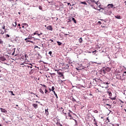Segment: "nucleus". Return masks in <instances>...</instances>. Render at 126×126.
I'll return each mask as SVG.
<instances>
[{
    "label": "nucleus",
    "instance_id": "obj_1",
    "mask_svg": "<svg viewBox=\"0 0 126 126\" xmlns=\"http://www.w3.org/2000/svg\"><path fill=\"white\" fill-rule=\"evenodd\" d=\"M68 119L69 120H72V112L70 111V110H68V112L67 113Z\"/></svg>",
    "mask_w": 126,
    "mask_h": 126
},
{
    "label": "nucleus",
    "instance_id": "obj_2",
    "mask_svg": "<svg viewBox=\"0 0 126 126\" xmlns=\"http://www.w3.org/2000/svg\"><path fill=\"white\" fill-rule=\"evenodd\" d=\"M58 74L59 75V77H63V78H64V76H63V72L58 71Z\"/></svg>",
    "mask_w": 126,
    "mask_h": 126
},
{
    "label": "nucleus",
    "instance_id": "obj_3",
    "mask_svg": "<svg viewBox=\"0 0 126 126\" xmlns=\"http://www.w3.org/2000/svg\"><path fill=\"white\" fill-rule=\"evenodd\" d=\"M46 29L49 31H53V27L52 26H48L47 27Z\"/></svg>",
    "mask_w": 126,
    "mask_h": 126
},
{
    "label": "nucleus",
    "instance_id": "obj_4",
    "mask_svg": "<svg viewBox=\"0 0 126 126\" xmlns=\"http://www.w3.org/2000/svg\"><path fill=\"white\" fill-rule=\"evenodd\" d=\"M25 41H26V42H29V43H32V44H34V42L29 40V38H27L26 39H25Z\"/></svg>",
    "mask_w": 126,
    "mask_h": 126
},
{
    "label": "nucleus",
    "instance_id": "obj_5",
    "mask_svg": "<svg viewBox=\"0 0 126 126\" xmlns=\"http://www.w3.org/2000/svg\"><path fill=\"white\" fill-rule=\"evenodd\" d=\"M108 8H113L114 7V4L111 3V4H108L107 5Z\"/></svg>",
    "mask_w": 126,
    "mask_h": 126
},
{
    "label": "nucleus",
    "instance_id": "obj_6",
    "mask_svg": "<svg viewBox=\"0 0 126 126\" xmlns=\"http://www.w3.org/2000/svg\"><path fill=\"white\" fill-rule=\"evenodd\" d=\"M0 61L4 62V61H6V59H5L4 57H0Z\"/></svg>",
    "mask_w": 126,
    "mask_h": 126
},
{
    "label": "nucleus",
    "instance_id": "obj_7",
    "mask_svg": "<svg viewBox=\"0 0 126 126\" xmlns=\"http://www.w3.org/2000/svg\"><path fill=\"white\" fill-rule=\"evenodd\" d=\"M0 110L2 113H7V111L4 108H0Z\"/></svg>",
    "mask_w": 126,
    "mask_h": 126
},
{
    "label": "nucleus",
    "instance_id": "obj_8",
    "mask_svg": "<svg viewBox=\"0 0 126 126\" xmlns=\"http://www.w3.org/2000/svg\"><path fill=\"white\" fill-rule=\"evenodd\" d=\"M94 80L95 82H100V81H102V80L96 78L94 79Z\"/></svg>",
    "mask_w": 126,
    "mask_h": 126
},
{
    "label": "nucleus",
    "instance_id": "obj_9",
    "mask_svg": "<svg viewBox=\"0 0 126 126\" xmlns=\"http://www.w3.org/2000/svg\"><path fill=\"white\" fill-rule=\"evenodd\" d=\"M107 94H108L109 96H110V97H112V92H111V91H108L107 92Z\"/></svg>",
    "mask_w": 126,
    "mask_h": 126
},
{
    "label": "nucleus",
    "instance_id": "obj_10",
    "mask_svg": "<svg viewBox=\"0 0 126 126\" xmlns=\"http://www.w3.org/2000/svg\"><path fill=\"white\" fill-rule=\"evenodd\" d=\"M105 106H108V107H106V109H111L112 108V106L109 104L106 103L105 104Z\"/></svg>",
    "mask_w": 126,
    "mask_h": 126
},
{
    "label": "nucleus",
    "instance_id": "obj_11",
    "mask_svg": "<svg viewBox=\"0 0 126 126\" xmlns=\"http://www.w3.org/2000/svg\"><path fill=\"white\" fill-rule=\"evenodd\" d=\"M103 70H104V71H105V70L106 71H107L108 72L109 71H110V68H109L108 67H105V68H104Z\"/></svg>",
    "mask_w": 126,
    "mask_h": 126
},
{
    "label": "nucleus",
    "instance_id": "obj_12",
    "mask_svg": "<svg viewBox=\"0 0 126 126\" xmlns=\"http://www.w3.org/2000/svg\"><path fill=\"white\" fill-rule=\"evenodd\" d=\"M32 106L34 109H37V108H38V104H32Z\"/></svg>",
    "mask_w": 126,
    "mask_h": 126
},
{
    "label": "nucleus",
    "instance_id": "obj_13",
    "mask_svg": "<svg viewBox=\"0 0 126 126\" xmlns=\"http://www.w3.org/2000/svg\"><path fill=\"white\" fill-rule=\"evenodd\" d=\"M115 18H117V19H122V17H121L120 15H117L115 16Z\"/></svg>",
    "mask_w": 126,
    "mask_h": 126
},
{
    "label": "nucleus",
    "instance_id": "obj_14",
    "mask_svg": "<svg viewBox=\"0 0 126 126\" xmlns=\"http://www.w3.org/2000/svg\"><path fill=\"white\" fill-rule=\"evenodd\" d=\"M30 65H28L27 66V67H29V68H32V66H33V65H32V64L30 63Z\"/></svg>",
    "mask_w": 126,
    "mask_h": 126
},
{
    "label": "nucleus",
    "instance_id": "obj_15",
    "mask_svg": "<svg viewBox=\"0 0 126 126\" xmlns=\"http://www.w3.org/2000/svg\"><path fill=\"white\" fill-rule=\"evenodd\" d=\"M48 109H45V114L47 116H48V115H49V111L48 110Z\"/></svg>",
    "mask_w": 126,
    "mask_h": 126
},
{
    "label": "nucleus",
    "instance_id": "obj_16",
    "mask_svg": "<svg viewBox=\"0 0 126 126\" xmlns=\"http://www.w3.org/2000/svg\"><path fill=\"white\" fill-rule=\"evenodd\" d=\"M39 92L41 93V94H44V92L42 90V89H39Z\"/></svg>",
    "mask_w": 126,
    "mask_h": 126
},
{
    "label": "nucleus",
    "instance_id": "obj_17",
    "mask_svg": "<svg viewBox=\"0 0 126 126\" xmlns=\"http://www.w3.org/2000/svg\"><path fill=\"white\" fill-rule=\"evenodd\" d=\"M34 72V70L31 69V71H30V74H32Z\"/></svg>",
    "mask_w": 126,
    "mask_h": 126
},
{
    "label": "nucleus",
    "instance_id": "obj_18",
    "mask_svg": "<svg viewBox=\"0 0 126 126\" xmlns=\"http://www.w3.org/2000/svg\"><path fill=\"white\" fill-rule=\"evenodd\" d=\"M12 25L14 27H16V25H17V23L16 22H15L14 24H13Z\"/></svg>",
    "mask_w": 126,
    "mask_h": 126
},
{
    "label": "nucleus",
    "instance_id": "obj_19",
    "mask_svg": "<svg viewBox=\"0 0 126 126\" xmlns=\"http://www.w3.org/2000/svg\"><path fill=\"white\" fill-rule=\"evenodd\" d=\"M0 44L1 45H3V41H2V40H1V39H0Z\"/></svg>",
    "mask_w": 126,
    "mask_h": 126
},
{
    "label": "nucleus",
    "instance_id": "obj_20",
    "mask_svg": "<svg viewBox=\"0 0 126 126\" xmlns=\"http://www.w3.org/2000/svg\"><path fill=\"white\" fill-rule=\"evenodd\" d=\"M79 43H82V38L80 37L79 39Z\"/></svg>",
    "mask_w": 126,
    "mask_h": 126
},
{
    "label": "nucleus",
    "instance_id": "obj_21",
    "mask_svg": "<svg viewBox=\"0 0 126 126\" xmlns=\"http://www.w3.org/2000/svg\"><path fill=\"white\" fill-rule=\"evenodd\" d=\"M81 3H82V4H85L86 5H87V3H86L85 1L81 2Z\"/></svg>",
    "mask_w": 126,
    "mask_h": 126
},
{
    "label": "nucleus",
    "instance_id": "obj_22",
    "mask_svg": "<svg viewBox=\"0 0 126 126\" xmlns=\"http://www.w3.org/2000/svg\"><path fill=\"white\" fill-rule=\"evenodd\" d=\"M37 32H38V31H36L35 32H34L33 34H32V35L34 36V35H37Z\"/></svg>",
    "mask_w": 126,
    "mask_h": 126
},
{
    "label": "nucleus",
    "instance_id": "obj_23",
    "mask_svg": "<svg viewBox=\"0 0 126 126\" xmlns=\"http://www.w3.org/2000/svg\"><path fill=\"white\" fill-rule=\"evenodd\" d=\"M37 36H41V35H43V33L40 32V33H37Z\"/></svg>",
    "mask_w": 126,
    "mask_h": 126
},
{
    "label": "nucleus",
    "instance_id": "obj_24",
    "mask_svg": "<svg viewBox=\"0 0 126 126\" xmlns=\"http://www.w3.org/2000/svg\"><path fill=\"white\" fill-rule=\"evenodd\" d=\"M57 44H58L59 46H61V45H62V42L60 41H57Z\"/></svg>",
    "mask_w": 126,
    "mask_h": 126
},
{
    "label": "nucleus",
    "instance_id": "obj_25",
    "mask_svg": "<svg viewBox=\"0 0 126 126\" xmlns=\"http://www.w3.org/2000/svg\"><path fill=\"white\" fill-rule=\"evenodd\" d=\"M72 101L73 102H76V100L75 99H74V97H72V99H71Z\"/></svg>",
    "mask_w": 126,
    "mask_h": 126
},
{
    "label": "nucleus",
    "instance_id": "obj_26",
    "mask_svg": "<svg viewBox=\"0 0 126 126\" xmlns=\"http://www.w3.org/2000/svg\"><path fill=\"white\" fill-rule=\"evenodd\" d=\"M72 20L74 21V23H76V20L74 18H72Z\"/></svg>",
    "mask_w": 126,
    "mask_h": 126
},
{
    "label": "nucleus",
    "instance_id": "obj_27",
    "mask_svg": "<svg viewBox=\"0 0 126 126\" xmlns=\"http://www.w3.org/2000/svg\"><path fill=\"white\" fill-rule=\"evenodd\" d=\"M94 113H95V114H98V111L97 110H95L94 111Z\"/></svg>",
    "mask_w": 126,
    "mask_h": 126
},
{
    "label": "nucleus",
    "instance_id": "obj_28",
    "mask_svg": "<svg viewBox=\"0 0 126 126\" xmlns=\"http://www.w3.org/2000/svg\"><path fill=\"white\" fill-rule=\"evenodd\" d=\"M93 2H94V3H95V4L98 5V1H96L95 0H94Z\"/></svg>",
    "mask_w": 126,
    "mask_h": 126
},
{
    "label": "nucleus",
    "instance_id": "obj_29",
    "mask_svg": "<svg viewBox=\"0 0 126 126\" xmlns=\"http://www.w3.org/2000/svg\"><path fill=\"white\" fill-rule=\"evenodd\" d=\"M110 98L111 100H116V97H110Z\"/></svg>",
    "mask_w": 126,
    "mask_h": 126
},
{
    "label": "nucleus",
    "instance_id": "obj_30",
    "mask_svg": "<svg viewBox=\"0 0 126 126\" xmlns=\"http://www.w3.org/2000/svg\"><path fill=\"white\" fill-rule=\"evenodd\" d=\"M10 93H11L12 94V95H13V96H14L15 94H13V92L12 91H9V92Z\"/></svg>",
    "mask_w": 126,
    "mask_h": 126
},
{
    "label": "nucleus",
    "instance_id": "obj_31",
    "mask_svg": "<svg viewBox=\"0 0 126 126\" xmlns=\"http://www.w3.org/2000/svg\"><path fill=\"white\" fill-rule=\"evenodd\" d=\"M40 85L41 86H43V87H44V88H47V86L45 85H43V84H40Z\"/></svg>",
    "mask_w": 126,
    "mask_h": 126
},
{
    "label": "nucleus",
    "instance_id": "obj_32",
    "mask_svg": "<svg viewBox=\"0 0 126 126\" xmlns=\"http://www.w3.org/2000/svg\"><path fill=\"white\" fill-rule=\"evenodd\" d=\"M94 9H97V10H101V9H102V8H101V7H99V8H97L96 9L95 7L94 8Z\"/></svg>",
    "mask_w": 126,
    "mask_h": 126
},
{
    "label": "nucleus",
    "instance_id": "obj_33",
    "mask_svg": "<svg viewBox=\"0 0 126 126\" xmlns=\"http://www.w3.org/2000/svg\"><path fill=\"white\" fill-rule=\"evenodd\" d=\"M39 9H40V10H43V8L42 7V6H39Z\"/></svg>",
    "mask_w": 126,
    "mask_h": 126
},
{
    "label": "nucleus",
    "instance_id": "obj_34",
    "mask_svg": "<svg viewBox=\"0 0 126 126\" xmlns=\"http://www.w3.org/2000/svg\"><path fill=\"white\" fill-rule=\"evenodd\" d=\"M123 76H126V71H125L123 75Z\"/></svg>",
    "mask_w": 126,
    "mask_h": 126
},
{
    "label": "nucleus",
    "instance_id": "obj_35",
    "mask_svg": "<svg viewBox=\"0 0 126 126\" xmlns=\"http://www.w3.org/2000/svg\"><path fill=\"white\" fill-rule=\"evenodd\" d=\"M51 90H52V92H53V91H54V90H55V87H52Z\"/></svg>",
    "mask_w": 126,
    "mask_h": 126
},
{
    "label": "nucleus",
    "instance_id": "obj_36",
    "mask_svg": "<svg viewBox=\"0 0 126 126\" xmlns=\"http://www.w3.org/2000/svg\"><path fill=\"white\" fill-rule=\"evenodd\" d=\"M45 94H46V93H48V90H47V89H45Z\"/></svg>",
    "mask_w": 126,
    "mask_h": 126
},
{
    "label": "nucleus",
    "instance_id": "obj_37",
    "mask_svg": "<svg viewBox=\"0 0 126 126\" xmlns=\"http://www.w3.org/2000/svg\"><path fill=\"white\" fill-rule=\"evenodd\" d=\"M103 84H110V83L108 82H104Z\"/></svg>",
    "mask_w": 126,
    "mask_h": 126
},
{
    "label": "nucleus",
    "instance_id": "obj_38",
    "mask_svg": "<svg viewBox=\"0 0 126 126\" xmlns=\"http://www.w3.org/2000/svg\"><path fill=\"white\" fill-rule=\"evenodd\" d=\"M34 48H35V49H36V48H37L38 49H40V48L38 47V46H35Z\"/></svg>",
    "mask_w": 126,
    "mask_h": 126
},
{
    "label": "nucleus",
    "instance_id": "obj_39",
    "mask_svg": "<svg viewBox=\"0 0 126 126\" xmlns=\"http://www.w3.org/2000/svg\"><path fill=\"white\" fill-rule=\"evenodd\" d=\"M49 54L50 55V56H52V51H49Z\"/></svg>",
    "mask_w": 126,
    "mask_h": 126
},
{
    "label": "nucleus",
    "instance_id": "obj_40",
    "mask_svg": "<svg viewBox=\"0 0 126 126\" xmlns=\"http://www.w3.org/2000/svg\"><path fill=\"white\" fill-rule=\"evenodd\" d=\"M52 92H53L54 95H56L57 93H56V92L55 91H53Z\"/></svg>",
    "mask_w": 126,
    "mask_h": 126
},
{
    "label": "nucleus",
    "instance_id": "obj_41",
    "mask_svg": "<svg viewBox=\"0 0 126 126\" xmlns=\"http://www.w3.org/2000/svg\"><path fill=\"white\" fill-rule=\"evenodd\" d=\"M33 38H34L33 41H36V40H39V39H38V38H35L34 37H33Z\"/></svg>",
    "mask_w": 126,
    "mask_h": 126
},
{
    "label": "nucleus",
    "instance_id": "obj_42",
    "mask_svg": "<svg viewBox=\"0 0 126 126\" xmlns=\"http://www.w3.org/2000/svg\"><path fill=\"white\" fill-rule=\"evenodd\" d=\"M94 125H95V126H97V122H94Z\"/></svg>",
    "mask_w": 126,
    "mask_h": 126
},
{
    "label": "nucleus",
    "instance_id": "obj_43",
    "mask_svg": "<svg viewBox=\"0 0 126 126\" xmlns=\"http://www.w3.org/2000/svg\"><path fill=\"white\" fill-rule=\"evenodd\" d=\"M6 36L7 38H9V37H10L9 35H8V34H6Z\"/></svg>",
    "mask_w": 126,
    "mask_h": 126
},
{
    "label": "nucleus",
    "instance_id": "obj_44",
    "mask_svg": "<svg viewBox=\"0 0 126 126\" xmlns=\"http://www.w3.org/2000/svg\"><path fill=\"white\" fill-rule=\"evenodd\" d=\"M55 96H56L57 99H58L59 98V97H58V94H55Z\"/></svg>",
    "mask_w": 126,
    "mask_h": 126
},
{
    "label": "nucleus",
    "instance_id": "obj_45",
    "mask_svg": "<svg viewBox=\"0 0 126 126\" xmlns=\"http://www.w3.org/2000/svg\"><path fill=\"white\" fill-rule=\"evenodd\" d=\"M107 120L108 121V123H110V120L108 118H107Z\"/></svg>",
    "mask_w": 126,
    "mask_h": 126
},
{
    "label": "nucleus",
    "instance_id": "obj_46",
    "mask_svg": "<svg viewBox=\"0 0 126 126\" xmlns=\"http://www.w3.org/2000/svg\"><path fill=\"white\" fill-rule=\"evenodd\" d=\"M98 24H102V23L100 21L98 22Z\"/></svg>",
    "mask_w": 126,
    "mask_h": 126
},
{
    "label": "nucleus",
    "instance_id": "obj_47",
    "mask_svg": "<svg viewBox=\"0 0 126 126\" xmlns=\"http://www.w3.org/2000/svg\"><path fill=\"white\" fill-rule=\"evenodd\" d=\"M22 25L24 26V25H27V24H26V23H23V24H22Z\"/></svg>",
    "mask_w": 126,
    "mask_h": 126
},
{
    "label": "nucleus",
    "instance_id": "obj_48",
    "mask_svg": "<svg viewBox=\"0 0 126 126\" xmlns=\"http://www.w3.org/2000/svg\"><path fill=\"white\" fill-rule=\"evenodd\" d=\"M49 41H51V42L52 43H53V42H54V40H52V39H50Z\"/></svg>",
    "mask_w": 126,
    "mask_h": 126
},
{
    "label": "nucleus",
    "instance_id": "obj_49",
    "mask_svg": "<svg viewBox=\"0 0 126 126\" xmlns=\"http://www.w3.org/2000/svg\"><path fill=\"white\" fill-rule=\"evenodd\" d=\"M95 122H97V121H96V119H94V122L95 123Z\"/></svg>",
    "mask_w": 126,
    "mask_h": 126
},
{
    "label": "nucleus",
    "instance_id": "obj_50",
    "mask_svg": "<svg viewBox=\"0 0 126 126\" xmlns=\"http://www.w3.org/2000/svg\"><path fill=\"white\" fill-rule=\"evenodd\" d=\"M1 34L2 35L3 34H4V32H1Z\"/></svg>",
    "mask_w": 126,
    "mask_h": 126
},
{
    "label": "nucleus",
    "instance_id": "obj_51",
    "mask_svg": "<svg viewBox=\"0 0 126 126\" xmlns=\"http://www.w3.org/2000/svg\"><path fill=\"white\" fill-rule=\"evenodd\" d=\"M5 27L4 26L2 28V29H5Z\"/></svg>",
    "mask_w": 126,
    "mask_h": 126
},
{
    "label": "nucleus",
    "instance_id": "obj_52",
    "mask_svg": "<svg viewBox=\"0 0 126 126\" xmlns=\"http://www.w3.org/2000/svg\"><path fill=\"white\" fill-rule=\"evenodd\" d=\"M58 71H60V70H57V69L55 70V71H57V73H58Z\"/></svg>",
    "mask_w": 126,
    "mask_h": 126
},
{
    "label": "nucleus",
    "instance_id": "obj_53",
    "mask_svg": "<svg viewBox=\"0 0 126 126\" xmlns=\"http://www.w3.org/2000/svg\"><path fill=\"white\" fill-rule=\"evenodd\" d=\"M28 39H29V40H31V39H32V37H29V38H28Z\"/></svg>",
    "mask_w": 126,
    "mask_h": 126
},
{
    "label": "nucleus",
    "instance_id": "obj_54",
    "mask_svg": "<svg viewBox=\"0 0 126 126\" xmlns=\"http://www.w3.org/2000/svg\"><path fill=\"white\" fill-rule=\"evenodd\" d=\"M96 90L98 91V92H100V91H99V89H96Z\"/></svg>",
    "mask_w": 126,
    "mask_h": 126
},
{
    "label": "nucleus",
    "instance_id": "obj_55",
    "mask_svg": "<svg viewBox=\"0 0 126 126\" xmlns=\"http://www.w3.org/2000/svg\"><path fill=\"white\" fill-rule=\"evenodd\" d=\"M97 52V51H96V50H95L94 51H93V54H94V53H95V52Z\"/></svg>",
    "mask_w": 126,
    "mask_h": 126
},
{
    "label": "nucleus",
    "instance_id": "obj_56",
    "mask_svg": "<svg viewBox=\"0 0 126 126\" xmlns=\"http://www.w3.org/2000/svg\"><path fill=\"white\" fill-rule=\"evenodd\" d=\"M49 90L50 91V92H51V91H52V89H51V88H49Z\"/></svg>",
    "mask_w": 126,
    "mask_h": 126
},
{
    "label": "nucleus",
    "instance_id": "obj_57",
    "mask_svg": "<svg viewBox=\"0 0 126 126\" xmlns=\"http://www.w3.org/2000/svg\"><path fill=\"white\" fill-rule=\"evenodd\" d=\"M18 26H19V27H20V26H21L20 24H19L18 25Z\"/></svg>",
    "mask_w": 126,
    "mask_h": 126
},
{
    "label": "nucleus",
    "instance_id": "obj_58",
    "mask_svg": "<svg viewBox=\"0 0 126 126\" xmlns=\"http://www.w3.org/2000/svg\"><path fill=\"white\" fill-rule=\"evenodd\" d=\"M25 57L26 58V57H27V54L25 55Z\"/></svg>",
    "mask_w": 126,
    "mask_h": 126
},
{
    "label": "nucleus",
    "instance_id": "obj_59",
    "mask_svg": "<svg viewBox=\"0 0 126 126\" xmlns=\"http://www.w3.org/2000/svg\"><path fill=\"white\" fill-rule=\"evenodd\" d=\"M100 6H101V5H99L98 6V8H100V7H101Z\"/></svg>",
    "mask_w": 126,
    "mask_h": 126
},
{
    "label": "nucleus",
    "instance_id": "obj_60",
    "mask_svg": "<svg viewBox=\"0 0 126 126\" xmlns=\"http://www.w3.org/2000/svg\"><path fill=\"white\" fill-rule=\"evenodd\" d=\"M65 35H69V34H65Z\"/></svg>",
    "mask_w": 126,
    "mask_h": 126
},
{
    "label": "nucleus",
    "instance_id": "obj_61",
    "mask_svg": "<svg viewBox=\"0 0 126 126\" xmlns=\"http://www.w3.org/2000/svg\"><path fill=\"white\" fill-rule=\"evenodd\" d=\"M121 103H124V101L121 100Z\"/></svg>",
    "mask_w": 126,
    "mask_h": 126
},
{
    "label": "nucleus",
    "instance_id": "obj_62",
    "mask_svg": "<svg viewBox=\"0 0 126 126\" xmlns=\"http://www.w3.org/2000/svg\"><path fill=\"white\" fill-rule=\"evenodd\" d=\"M60 126H63V125H62V124H60Z\"/></svg>",
    "mask_w": 126,
    "mask_h": 126
},
{
    "label": "nucleus",
    "instance_id": "obj_63",
    "mask_svg": "<svg viewBox=\"0 0 126 126\" xmlns=\"http://www.w3.org/2000/svg\"><path fill=\"white\" fill-rule=\"evenodd\" d=\"M22 28H24V26H22Z\"/></svg>",
    "mask_w": 126,
    "mask_h": 126
},
{
    "label": "nucleus",
    "instance_id": "obj_64",
    "mask_svg": "<svg viewBox=\"0 0 126 126\" xmlns=\"http://www.w3.org/2000/svg\"><path fill=\"white\" fill-rule=\"evenodd\" d=\"M124 111H125L126 113V109H124Z\"/></svg>",
    "mask_w": 126,
    "mask_h": 126
}]
</instances>
